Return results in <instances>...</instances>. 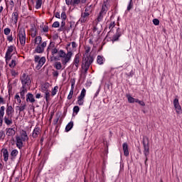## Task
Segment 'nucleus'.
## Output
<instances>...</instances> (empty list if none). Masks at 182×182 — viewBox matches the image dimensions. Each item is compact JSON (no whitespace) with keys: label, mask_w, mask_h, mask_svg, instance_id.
<instances>
[{"label":"nucleus","mask_w":182,"mask_h":182,"mask_svg":"<svg viewBox=\"0 0 182 182\" xmlns=\"http://www.w3.org/2000/svg\"><path fill=\"white\" fill-rule=\"evenodd\" d=\"M21 96H19V93H16V95L14 96V100L16 103H18V105H21L22 103V100H21Z\"/></svg>","instance_id":"b1692460"},{"label":"nucleus","mask_w":182,"mask_h":182,"mask_svg":"<svg viewBox=\"0 0 182 182\" xmlns=\"http://www.w3.org/2000/svg\"><path fill=\"white\" fill-rule=\"evenodd\" d=\"M4 33L6 35V36H8L11 34V28H6L4 29Z\"/></svg>","instance_id":"4c0bfd02"},{"label":"nucleus","mask_w":182,"mask_h":182,"mask_svg":"<svg viewBox=\"0 0 182 182\" xmlns=\"http://www.w3.org/2000/svg\"><path fill=\"white\" fill-rule=\"evenodd\" d=\"M18 38L20 41L21 46H25L26 43V33L25 32V28H20L18 31Z\"/></svg>","instance_id":"39448f33"},{"label":"nucleus","mask_w":182,"mask_h":182,"mask_svg":"<svg viewBox=\"0 0 182 182\" xmlns=\"http://www.w3.org/2000/svg\"><path fill=\"white\" fill-rule=\"evenodd\" d=\"M48 52L50 50L51 55L53 58H54V60H58V58L55 57V55H58L59 58H61V61L63 65H66L68 62L72 59V56L73 53L72 51H68L67 53H65L63 50H58L55 46H52V43H50V46L47 48Z\"/></svg>","instance_id":"f257e3e1"},{"label":"nucleus","mask_w":182,"mask_h":182,"mask_svg":"<svg viewBox=\"0 0 182 182\" xmlns=\"http://www.w3.org/2000/svg\"><path fill=\"white\" fill-rule=\"evenodd\" d=\"M42 30H43V32L46 33L49 32V26H48L46 25L43 26Z\"/></svg>","instance_id":"79ce46f5"},{"label":"nucleus","mask_w":182,"mask_h":182,"mask_svg":"<svg viewBox=\"0 0 182 182\" xmlns=\"http://www.w3.org/2000/svg\"><path fill=\"white\" fill-rule=\"evenodd\" d=\"M74 89H75V82H72V84H71V90H73V92Z\"/></svg>","instance_id":"774afa93"},{"label":"nucleus","mask_w":182,"mask_h":182,"mask_svg":"<svg viewBox=\"0 0 182 182\" xmlns=\"http://www.w3.org/2000/svg\"><path fill=\"white\" fill-rule=\"evenodd\" d=\"M136 103H139L141 106H146V104L143 101H140L139 100H136Z\"/></svg>","instance_id":"6e6d98bb"},{"label":"nucleus","mask_w":182,"mask_h":182,"mask_svg":"<svg viewBox=\"0 0 182 182\" xmlns=\"http://www.w3.org/2000/svg\"><path fill=\"white\" fill-rule=\"evenodd\" d=\"M19 18V14L16 11L12 14V21H14V23H18V19Z\"/></svg>","instance_id":"412c9836"},{"label":"nucleus","mask_w":182,"mask_h":182,"mask_svg":"<svg viewBox=\"0 0 182 182\" xmlns=\"http://www.w3.org/2000/svg\"><path fill=\"white\" fill-rule=\"evenodd\" d=\"M73 0H65V2L68 5H71Z\"/></svg>","instance_id":"0e129e2a"},{"label":"nucleus","mask_w":182,"mask_h":182,"mask_svg":"<svg viewBox=\"0 0 182 182\" xmlns=\"http://www.w3.org/2000/svg\"><path fill=\"white\" fill-rule=\"evenodd\" d=\"M11 156L12 157H16V156H18V150L16 149L13 150L11 153Z\"/></svg>","instance_id":"37998d69"},{"label":"nucleus","mask_w":182,"mask_h":182,"mask_svg":"<svg viewBox=\"0 0 182 182\" xmlns=\"http://www.w3.org/2000/svg\"><path fill=\"white\" fill-rule=\"evenodd\" d=\"M45 98L46 100V102H49V100H50V93L49 92L48 90H46V92H45Z\"/></svg>","instance_id":"72a5a7b5"},{"label":"nucleus","mask_w":182,"mask_h":182,"mask_svg":"<svg viewBox=\"0 0 182 182\" xmlns=\"http://www.w3.org/2000/svg\"><path fill=\"white\" fill-rule=\"evenodd\" d=\"M97 62L99 65H103V57H102L101 55H98Z\"/></svg>","instance_id":"ea45409f"},{"label":"nucleus","mask_w":182,"mask_h":182,"mask_svg":"<svg viewBox=\"0 0 182 182\" xmlns=\"http://www.w3.org/2000/svg\"><path fill=\"white\" fill-rule=\"evenodd\" d=\"M123 151H124V155L127 157L129 156V145H127V143H124L123 144Z\"/></svg>","instance_id":"aec40b11"},{"label":"nucleus","mask_w":182,"mask_h":182,"mask_svg":"<svg viewBox=\"0 0 182 182\" xmlns=\"http://www.w3.org/2000/svg\"><path fill=\"white\" fill-rule=\"evenodd\" d=\"M58 89H59V87L55 86L54 87L53 90L51 92V96H55L58 93Z\"/></svg>","instance_id":"a19ab883"},{"label":"nucleus","mask_w":182,"mask_h":182,"mask_svg":"<svg viewBox=\"0 0 182 182\" xmlns=\"http://www.w3.org/2000/svg\"><path fill=\"white\" fill-rule=\"evenodd\" d=\"M80 4V0H73L71 2V6H77Z\"/></svg>","instance_id":"e433bc0d"},{"label":"nucleus","mask_w":182,"mask_h":182,"mask_svg":"<svg viewBox=\"0 0 182 182\" xmlns=\"http://www.w3.org/2000/svg\"><path fill=\"white\" fill-rule=\"evenodd\" d=\"M5 59H6V65H8V63H9V60L12 59V54L6 53Z\"/></svg>","instance_id":"cd10ccee"},{"label":"nucleus","mask_w":182,"mask_h":182,"mask_svg":"<svg viewBox=\"0 0 182 182\" xmlns=\"http://www.w3.org/2000/svg\"><path fill=\"white\" fill-rule=\"evenodd\" d=\"M54 68H55L57 70H60V69H62V63L60 62H56L54 65Z\"/></svg>","instance_id":"2f4dec72"},{"label":"nucleus","mask_w":182,"mask_h":182,"mask_svg":"<svg viewBox=\"0 0 182 182\" xmlns=\"http://www.w3.org/2000/svg\"><path fill=\"white\" fill-rule=\"evenodd\" d=\"M5 103H6L5 99H4L2 97H0V105H5Z\"/></svg>","instance_id":"4d7b16f0"},{"label":"nucleus","mask_w":182,"mask_h":182,"mask_svg":"<svg viewBox=\"0 0 182 182\" xmlns=\"http://www.w3.org/2000/svg\"><path fill=\"white\" fill-rule=\"evenodd\" d=\"M16 146L18 149H22L23 147V141H26V140L22 139V138L19 136H16Z\"/></svg>","instance_id":"ddd939ff"},{"label":"nucleus","mask_w":182,"mask_h":182,"mask_svg":"<svg viewBox=\"0 0 182 182\" xmlns=\"http://www.w3.org/2000/svg\"><path fill=\"white\" fill-rule=\"evenodd\" d=\"M53 76H54V77H58V76H59V72H58V70H53Z\"/></svg>","instance_id":"603ef678"},{"label":"nucleus","mask_w":182,"mask_h":182,"mask_svg":"<svg viewBox=\"0 0 182 182\" xmlns=\"http://www.w3.org/2000/svg\"><path fill=\"white\" fill-rule=\"evenodd\" d=\"M105 14V9H102V11L100 12V15L98 16L97 21V22H100V21H102L103 19V14Z\"/></svg>","instance_id":"bb28decb"},{"label":"nucleus","mask_w":182,"mask_h":182,"mask_svg":"<svg viewBox=\"0 0 182 182\" xmlns=\"http://www.w3.org/2000/svg\"><path fill=\"white\" fill-rule=\"evenodd\" d=\"M48 43L46 41L37 44V46L35 49L36 53H43L45 52V48L47 46Z\"/></svg>","instance_id":"6e6552de"},{"label":"nucleus","mask_w":182,"mask_h":182,"mask_svg":"<svg viewBox=\"0 0 182 182\" xmlns=\"http://www.w3.org/2000/svg\"><path fill=\"white\" fill-rule=\"evenodd\" d=\"M143 146H144V155L146 156V160H145V164L147 163V156H149V154H150V149L149 146V137L148 136H144L143 137Z\"/></svg>","instance_id":"423d86ee"},{"label":"nucleus","mask_w":182,"mask_h":182,"mask_svg":"<svg viewBox=\"0 0 182 182\" xmlns=\"http://www.w3.org/2000/svg\"><path fill=\"white\" fill-rule=\"evenodd\" d=\"M42 0H37L36 1V9H39V8H41V6H42Z\"/></svg>","instance_id":"58836bf2"},{"label":"nucleus","mask_w":182,"mask_h":182,"mask_svg":"<svg viewBox=\"0 0 182 182\" xmlns=\"http://www.w3.org/2000/svg\"><path fill=\"white\" fill-rule=\"evenodd\" d=\"M20 80L21 81L23 87H27V86H30L31 83H32V81L31 80V77L26 75V73H23L20 77Z\"/></svg>","instance_id":"0eeeda50"},{"label":"nucleus","mask_w":182,"mask_h":182,"mask_svg":"<svg viewBox=\"0 0 182 182\" xmlns=\"http://www.w3.org/2000/svg\"><path fill=\"white\" fill-rule=\"evenodd\" d=\"M71 46H72L73 49H76V48H77V44H76V42H75V41H73L71 43Z\"/></svg>","instance_id":"13d9d810"},{"label":"nucleus","mask_w":182,"mask_h":182,"mask_svg":"<svg viewBox=\"0 0 182 182\" xmlns=\"http://www.w3.org/2000/svg\"><path fill=\"white\" fill-rule=\"evenodd\" d=\"M39 134H41V129L38 127L35 128L32 134L33 139H36Z\"/></svg>","instance_id":"4be33fe9"},{"label":"nucleus","mask_w":182,"mask_h":182,"mask_svg":"<svg viewBox=\"0 0 182 182\" xmlns=\"http://www.w3.org/2000/svg\"><path fill=\"white\" fill-rule=\"evenodd\" d=\"M173 106L176 110V113H178V114H180V113H181V106H180V103L178 102V99L176 98L173 100Z\"/></svg>","instance_id":"f8f14e48"},{"label":"nucleus","mask_w":182,"mask_h":182,"mask_svg":"<svg viewBox=\"0 0 182 182\" xmlns=\"http://www.w3.org/2000/svg\"><path fill=\"white\" fill-rule=\"evenodd\" d=\"M73 127V122H70L68 123V124L65 127V132H70V130H72V128Z\"/></svg>","instance_id":"7c9ffc66"},{"label":"nucleus","mask_w":182,"mask_h":182,"mask_svg":"<svg viewBox=\"0 0 182 182\" xmlns=\"http://www.w3.org/2000/svg\"><path fill=\"white\" fill-rule=\"evenodd\" d=\"M89 16H90V15L88 13H82L80 22H81V23H86V22L89 21Z\"/></svg>","instance_id":"9b49d317"},{"label":"nucleus","mask_w":182,"mask_h":182,"mask_svg":"<svg viewBox=\"0 0 182 182\" xmlns=\"http://www.w3.org/2000/svg\"><path fill=\"white\" fill-rule=\"evenodd\" d=\"M14 107L12 105H7L6 108L5 114V107L1 106L0 107V117H3L4 122L6 126H12L14 124Z\"/></svg>","instance_id":"f03ea898"},{"label":"nucleus","mask_w":182,"mask_h":182,"mask_svg":"<svg viewBox=\"0 0 182 182\" xmlns=\"http://www.w3.org/2000/svg\"><path fill=\"white\" fill-rule=\"evenodd\" d=\"M10 72H11V76H13V77H16V76H18V71H16L14 69L10 70Z\"/></svg>","instance_id":"c9c22d12"},{"label":"nucleus","mask_w":182,"mask_h":182,"mask_svg":"<svg viewBox=\"0 0 182 182\" xmlns=\"http://www.w3.org/2000/svg\"><path fill=\"white\" fill-rule=\"evenodd\" d=\"M3 123H4V117H0V127H2Z\"/></svg>","instance_id":"e2e57ef3"},{"label":"nucleus","mask_w":182,"mask_h":182,"mask_svg":"<svg viewBox=\"0 0 182 182\" xmlns=\"http://www.w3.org/2000/svg\"><path fill=\"white\" fill-rule=\"evenodd\" d=\"M90 52V47L85 48V53L84 56H86L87 55H89V53Z\"/></svg>","instance_id":"5fc2aeb1"},{"label":"nucleus","mask_w":182,"mask_h":182,"mask_svg":"<svg viewBox=\"0 0 182 182\" xmlns=\"http://www.w3.org/2000/svg\"><path fill=\"white\" fill-rule=\"evenodd\" d=\"M14 49H16L15 46H10L9 48H8V50L6 51V53H9L10 55H12V52H14Z\"/></svg>","instance_id":"473e14b6"},{"label":"nucleus","mask_w":182,"mask_h":182,"mask_svg":"<svg viewBox=\"0 0 182 182\" xmlns=\"http://www.w3.org/2000/svg\"><path fill=\"white\" fill-rule=\"evenodd\" d=\"M153 23H154V25H156V26L160 25V21L157 18H154L153 20Z\"/></svg>","instance_id":"3c124183"},{"label":"nucleus","mask_w":182,"mask_h":182,"mask_svg":"<svg viewBox=\"0 0 182 182\" xmlns=\"http://www.w3.org/2000/svg\"><path fill=\"white\" fill-rule=\"evenodd\" d=\"M92 6H89V4H87V6L85 7V10L84 14H89V15H90V14H92Z\"/></svg>","instance_id":"c85d7f7f"},{"label":"nucleus","mask_w":182,"mask_h":182,"mask_svg":"<svg viewBox=\"0 0 182 182\" xmlns=\"http://www.w3.org/2000/svg\"><path fill=\"white\" fill-rule=\"evenodd\" d=\"M115 23L114 21L111 22L109 25H108V28L109 29V31H112L113 29V28L115 26Z\"/></svg>","instance_id":"c03bdc74"},{"label":"nucleus","mask_w":182,"mask_h":182,"mask_svg":"<svg viewBox=\"0 0 182 182\" xmlns=\"http://www.w3.org/2000/svg\"><path fill=\"white\" fill-rule=\"evenodd\" d=\"M68 18V16H66V12H63L61 14V18L63 19V21H66V18Z\"/></svg>","instance_id":"de8ad7c7"},{"label":"nucleus","mask_w":182,"mask_h":182,"mask_svg":"<svg viewBox=\"0 0 182 182\" xmlns=\"http://www.w3.org/2000/svg\"><path fill=\"white\" fill-rule=\"evenodd\" d=\"M72 97H73V90H70V93L68 96V100H70V99H72Z\"/></svg>","instance_id":"8fccbe9b"},{"label":"nucleus","mask_w":182,"mask_h":182,"mask_svg":"<svg viewBox=\"0 0 182 182\" xmlns=\"http://www.w3.org/2000/svg\"><path fill=\"white\" fill-rule=\"evenodd\" d=\"M42 37L41 36H36L34 39L35 45H39L42 43Z\"/></svg>","instance_id":"a878e982"},{"label":"nucleus","mask_w":182,"mask_h":182,"mask_svg":"<svg viewBox=\"0 0 182 182\" xmlns=\"http://www.w3.org/2000/svg\"><path fill=\"white\" fill-rule=\"evenodd\" d=\"M16 65H18V58H14L11 60V61L9 63V66L11 69H14V68H15Z\"/></svg>","instance_id":"6ab92c4d"},{"label":"nucleus","mask_w":182,"mask_h":182,"mask_svg":"<svg viewBox=\"0 0 182 182\" xmlns=\"http://www.w3.org/2000/svg\"><path fill=\"white\" fill-rule=\"evenodd\" d=\"M93 63V57L90 55H83L81 65V72L82 75H86L90 65Z\"/></svg>","instance_id":"7ed1b4c3"},{"label":"nucleus","mask_w":182,"mask_h":182,"mask_svg":"<svg viewBox=\"0 0 182 182\" xmlns=\"http://www.w3.org/2000/svg\"><path fill=\"white\" fill-rule=\"evenodd\" d=\"M65 24H66V23L65 22V21L63 20V21L61 22L60 29L63 30L65 28Z\"/></svg>","instance_id":"052dcab7"},{"label":"nucleus","mask_w":182,"mask_h":182,"mask_svg":"<svg viewBox=\"0 0 182 182\" xmlns=\"http://www.w3.org/2000/svg\"><path fill=\"white\" fill-rule=\"evenodd\" d=\"M17 107L18 108L19 113H21V112H23L26 109V103H24L20 106H17Z\"/></svg>","instance_id":"c756f323"},{"label":"nucleus","mask_w":182,"mask_h":182,"mask_svg":"<svg viewBox=\"0 0 182 182\" xmlns=\"http://www.w3.org/2000/svg\"><path fill=\"white\" fill-rule=\"evenodd\" d=\"M26 102L27 103L30 102V103H35V102H36V100H35V97L33 96V95L31 92H28L26 95Z\"/></svg>","instance_id":"4468645a"},{"label":"nucleus","mask_w":182,"mask_h":182,"mask_svg":"<svg viewBox=\"0 0 182 182\" xmlns=\"http://www.w3.org/2000/svg\"><path fill=\"white\" fill-rule=\"evenodd\" d=\"M122 36V29L120 28H118L117 29L116 34L113 36L112 39L113 41H119V38Z\"/></svg>","instance_id":"a211bd4d"},{"label":"nucleus","mask_w":182,"mask_h":182,"mask_svg":"<svg viewBox=\"0 0 182 182\" xmlns=\"http://www.w3.org/2000/svg\"><path fill=\"white\" fill-rule=\"evenodd\" d=\"M2 153H3V157H4V161H6L9 157V154L8 153V149H3Z\"/></svg>","instance_id":"5701e85b"},{"label":"nucleus","mask_w":182,"mask_h":182,"mask_svg":"<svg viewBox=\"0 0 182 182\" xmlns=\"http://www.w3.org/2000/svg\"><path fill=\"white\" fill-rule=\"evenodd\" d=\"M79 110H80V109L79 108V106L74 107L73 108L74 113H76V114H77V113H79Z\"/></svg>","instance_id":"09e8293b"},{"label":"nucleus","mask_w":182,"mask_h":182,"mask_svg":"<svg viewBox=\"0 0 182 182\" xmlns=\"http://www.w3.org/2000/svg\"><path fill=\"white\" fill-rule=\"evenodd\" d=\"M29 35L31 38H36L38 36V28L36 27H32L29 31Z\"/></svg>","instance_id":"f3484780"},{"label":"nucleus","mask_w":182,"mask_h":182,"mask_svg":"<svg viewBox=\"0 0 182 182\" xmlns=\"http://www.w3.org/2000/svg\"><path fill=\"white\" fill-rule=\"evenodd\" d=\"M132 8H133V3H132V1L131 0L130 2H129V6L127 7V11H130V9H132Z\"/></svg>","instance_id":"bf43d9fd"},{"label":"nucleus","mask_w":182,"mask_h":182,"mask_svg":"<svg viewBox=\"0 0 182 182\" xmlns=\"http://www.w3.org/2000/svg\"><path fill=\"white\" fill-rule=\"evenodd\" d=\"M9 5H10V6H11V8H14V1H13L12 0L10 1Z\"/></svg>","instance_id":"69168bd1"},{"label":"nucleus","mask_w":182,"mask_h":182,"mask_svg":"<svg viewBox=\"0 0 182 182\" xmlns=\"http://www.w3.org/2000/svg\"><path fill=\"white\" fill-rule=\"evenodd\" d=\"M19 93L21 99H22V100H25V95L28 93V89L26 88V87H21Z\"/></svg>","instance_id":"dca6fc26"},{"label":"nucleus","mask_w":182,"mask_h":182,"mask_svg":"<svg viewBox=\"0 0 182 182\" xmlns=\"http://www.w3.org/2000/svg\"><path fill=\"white\" fill-rule=\"evenodd\" d=\"M5 139V132L4 131H0V141Z\"/></svg>","instance_id":"49530a36"},{"label":"nucleus","mask_w":182,"mask_h":182,"mask_svg":"<svg viewBox=\"0 0 182 182\" xmlns=\"http://www.w3.org/2000/svg\"><path fill=\"white\" fill-rule=\"evenodd\" d=\"M7 136H14L15 134V129L14 128H8L6 129Z\"/></svg>","instance_id":"393cba45"},{"label":"nucleus","mask_w":182,"mask_h":182,"mask_svg":"<svg viewBox=\"0 0 182 182\" xmlns=\"http://www.w3.org/2000/svg\"><path fill=\"white\" fill-rule=\"evenodd\" d=\"M55 18H58V19H60V14H59V12H55Z\"/></svg>","instance_id":"680f3d73"},{"label":"nucleus","mask_w":182,"mask_h":182,"mask_svg":"<svg viewBox=\"0 0 182 182\" xmlns=\"http://www.w3.org/2000/svg\"><path fill=\"white\" fill-rule=\"evenodd\" d=\"M127 97L128 98V101L129 103H136V100H137V99H134L130 95H127Z\"/></svg>","instance_id":"f704fd0d"},{"label":"nucleus","mask_w":182,"mask_h":182,"mask_svg":"<svg viewBox=\"0 0 182 182\" xmlns=\"http://www.w3.org/2000/svg\"><path fill=\"white\" fill-rule=\"evenodd\" d=\"M53 112H51V114H50V119H49V122H50H50H52V119H53Z\"/></svg>","instance_id":"338daca9"},{"label":"nucleus","mask_w":182,"mask_h":182,"mask_svg":"<svg viewBox=\"0 0 182 182\" xmlns=\"http://www.w3.org/2000/svg\"><path fill=\"white\" fill-rule=\"evenodd\" d=\"M59 26H60V23H59V21H55L52 25V28H59Z\"/></svg>","instance_id":"a18cd8bd"},{"label":"nucleus","mask_w":182,"mask_h":182,"mask_svg":"<svg viewBox=\"0 0 182 182\" xmlns=\"http://www.w3.org/2000/svg\"><path fill=\"white\" fill-rule=\"evenodd\" d=\"M7 41L9 42H12L14 41V36H12V34L7 36Z\"/></svg>","instance_id":"864d4df0"},{"label":"nucleus","mask_w":182,"mask_h":182,"mask_svg":"<svg viewBox=\"0 0 182 182\" xmlns=\"http://www.w3.org/2000/svg\"><path fill=\"white\" fill-rule=\"evenodd\" d=\"M46 62V58L45 57H40L39 55H36L34 57V65H35V69L36 70H40L45 65V63Z\"/></svg>","instance_id":"20e7f679"},{"label":"nucleus","mask_w":182,"mask_h":182,"mask_svg":"<svg viewBox=\"0 0 182 182\" xmlns=\"http://www.w3.org/2000/svg\"><path fill=\"white\" fill-rule=\"evenodd\" d=\"M85 96H86V90L85 88H83L82 90L81 94L78 97V100H77V105H79V106L83 105V103L85 102L84 99H85Z\"/></svg>","instance_id":"9d476101"},{"label":"nucleus","mask_w":182,"mask_h":182,"mask_svg":"<svg viewBox=\"0 0 182 182\" xmlns=\"http://www.w3.org/2000/svg\"><path fill=\"white\" fill-rule=\"evenodd\" d=\"M17 136L20 137V139H22V140H25L26 141H28V140H29L28 134L25 130L20 131V136Z\"/></svg>","instance_id":"2eb2a0df"},{"label":"nucleus","mask_w":182,"mask_h":182,"mask_svg":"<svg viewBox=\"0 0 182 182\" xmlns=\"http://www.w3.org/2000/svg\"><path fill=\"white\" fill-rule=\"evenodd\" d=\"M79 65H80V54L77 53L75 55L73 62V68L77 70L79 68Z\"/></svg>","instance_id":"1a4fd4ad"}]
</instances>
